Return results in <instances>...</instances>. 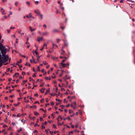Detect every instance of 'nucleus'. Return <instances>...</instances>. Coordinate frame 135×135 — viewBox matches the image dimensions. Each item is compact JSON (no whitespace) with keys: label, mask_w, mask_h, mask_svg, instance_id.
Returning <instances> with one entry per match:
<instances>
[{"label":"nucleus","mask_w":135,"mask_h":135,"mask_svg":"<svg viewBox=\"0 0 135 135\" xmlns=\"http://www.w3.org/2000/svg\"><path fill=\"white\" fill-rule=\"evenodd\" d=\"M25 74V73L24 71H23L22 73V75H24Z\"/></svg>","instance_id":"nucleus-35"},{"label":"nucleus","mask_w":135,"mask_h":135,"mask_svg":"<svg viewBox=\"0 0 135 135\" xmlns=\"http://www.w3.org/2000/svg\"><path fill=\"white\" fill-rule=\"evenodd\" d=\"M12 80V79L11 78H10V79H8V80L9 82H10L11 81V80Z\"/></svg>","instance_id":"nucleus-40"},{"label":"nucleus","mask_w":135,"mask_h":135,"mask_svg":"<svg viewBox=\"0 0 135 135\" xmlns=\"http://www.w3.org/2000/svg\"><path fill=\"white\" fill-rule=\"evenodd\" d=\"M53 32H59V31L57 29H53L52 31Z\"/></svg>","instance_id":"nucleus-9"},{"label":"nucleus","mask_w":135,"mask_h":135,"mask_svg":"<svg viewBox=\"0 0 135 135\" xmlns=\"http://www.w3.org/2000/svg\"><path fill=\"white\" fill-rule=\"evenodd\" d=\"M61 90L62 91H65V89L64 88H61Z\"/></svg>","instance_id":"nucleus-56"},{"label":"nucleus","mask_w":135,"mask_h":135,"mask_svg":"<svg viewBox=\"0 0 135 135\" xmlns=\"http://www.w3.org/2000/svg\"><path fill=\"white\" fill-rule=\"evenodd\" d=\"M18 3L17 2H16L15 3V5L16 6H17Z\"/></svg>","instance_id":"nucleus-59"},{"label":"nucleus","mask_w":135,"mask_h":135,"mask_svg":"<svg viewBox=\"0 0 135 135\" xmlns=\"http://www.w3.org/2000/svg\"><path fill=\"white\" fill-rule=\"evenodd\" d=\"M40 110H42V111H44L45 113H46V111L45 110V111L43 109V108H41L40 109Z\"/></svg>","instance_id":"nucleus-21"},{"label":"nucleus","mask_w":135,"mask_h":135,"mask_svg":"<svg viewBox=\"0 0 135 135\" xmlns=\"http://www.w3.org/2000/svg\"><path fill=\"white\" fill-rule=\"evenodd\" d=\"M42 129H44L45 128V127L43 126V125H42Z\"/></svg>","instance_id":"nucleus-53"},{"label":"nucleus","mask_w":135,"mask_h":135,"mask_svg":"<svg viewBox=\"0 0 135 135\" xmlns=\"http://www.w3.org/2000/svg\"><path fill=\"white\" fill-rule=\"evenodd\" d=\"M62 52L61 53V54L62 55H63V54H65V52L62 49Z\"/></svg>","instance_id":"nucleus-19"},{"label":"nucleus","mask_w":135,"mask_h":135,"mask_svg":"<svg viewBox=\"0 0 135 135\" xmlns=\"http://www.w3.org/2000/svg\"><path fill=\"white\" fill-rule=\"evenodd\" d=\"M34 12L37 13L38 15H39L40 14V12H38L37 10H35L34 11Z\"/></svg>","instance_id":"nucleus-13"},{"label":"nucleus","mask_w":135,"mask_h":135,"mask_svg":"<svg viewBox=\"0 0 135 135\" xmlns=\"http://www.w3.org/2000/svg\"><path fill=\"white\" fill-rule=\"evenodd\" d=\"M1 11L2 14L4 15H5L6 14V13H4L5 11L3 8H1Z\"/></svg>","instance_id":"nucleus-6"},{"label":"nucleus","mask_w":135,"mask_h":135,"mask_svg":"<svg viewBox=\"0 0 135 135\" xmlns=\"http://www.w3.org/2000/svg\"><path fill=\"white\" fill-rule=\"evenodd\" d=\"M60 28H61L63 30H64L65 28V27H62V26H61L60 27Z\"/></svg>","instance_id":"nucleus-45"},{"label":"nucleus","mask_w":135,"mask_h":135,"mask_svg":"<svg viewBox=\"0 0 135 135\" xmlns=\"http://www.w3.org/2000/svg\"><path fill=\"white\" fill-rule=\"evenodd\" d=\"M37 70L38 71H40V67H39V66H38L37 67Z\"/></svg>","instance_id":"nucleus-28"},{"label":"nucleus","mask_w":135,"mask_h":135,"mask_svg":"<svg viewBox=\"0 0 135 135\" xmlns=\"http://www.w3.org/2000/svg\"><path fill=\"white\" fill-rule=\"evenodd\" d=\"M40 121H43V118L41 117H40Z\"/></svg>","instance_id":"nucleus-29"},{"label":"nucleus","mask_w":135,"mask_h":135,"mask_svg":"<svg viewBox=\"0 0 135 135\" xmlns=\"http://www.w3.org/2000/svg\"><path fill=\"white\" fill-rule=\"evenodd\" d=\"M61 64L62 65V68L66 67L67 66V64H64L63 63H61Z\"/></svg>","instance_id":"nucleus-4"},{"label":"nucleus","mask_w":135,"mask_h":135,"mask_svg":"<svg viewBox=\"0 0 135 135\" xmlns=\"http://www.w3.org/2000/svg\"><path fill=\"white\" fill-rule=\"evenodd\" d=\"M49 32H43V34H42V35L43 36H45L46 35H48L49 34Z\"/></svg>","instance_id":"nucleus-11"},{"label":"nucleus","mask_w":135,"mask_h":135,"mask_svg":"<svg viewBox=\"0 0 135 135\" xmlns=\"http://www.w3.org/2000/svg\"><path fill=\"white\" fill-rule=\"evenodd\" d=\"M50 88H49L47 90L46 92L45 93V95H46L47 94V93H49L50 92Z\"/></svg>","instance_id":"nucleus-10"},{"label":"nucleus","mask_w":135,"mask_h":135,"mask_svg":"<svg viewBox=\"0 0 135 135\" xmlns=\"http://www.w3.org/2000/svg\"><path fill=\"white\" fill-rule=\"evenodd\" d=\"M32 107L36 108H37V106L36 105H35L34 106H31L30 107V108H32Z\"/></svg>","instance_id":"nucleus-16"},{"label":"nucleus","mask_w":135,"mask_h":135,"mask_svg":"<svg viewBox=\"0 0 135 135\" xmlns=\"http://www.w3.org/2000/svg\"><path fill=\"white\" fill-rule=\"evenodd\" d=\"M51 95V96H55V95H56V94H55V93H52L51 94H50Z\"/></svg>","instance_id":"nucleus-17"},{"label":"nucleus","mask_w":135,"mask_h":135,"mask_svg":"<svg viewBox=\"0 0 135 135\" xmlns=\"http://www.w3.org/2000/svg\"><path fill=\"white\" fill-rule=\"evenodd\" d=\"M22 131V128H20V129L18 130H17V132H20V131Z\"/></svg>","instance_id":"nucleus-22"},{"label":"nucleus","mask_w":135,"mask_h":135,"mask_svg":"<svg viewBox=\"0 0 135 135\" xmlns=\"http://www.w3.org/2000/svg\"><path fill=\"white\" fill-rule=\"evenodd\" d=\"M29 17H31L32 16V15L31 13H30L29 15Z\"/></svg>","instance_id":"nucleus-49"},{"label":"nucleus","mask_w":135,"mask_h":135,"mask_svg":"<svg viewBox=\"0 0 135 135\" xmlns=\"http://www.w3.org/2000/svg\"><path fill=\"white\" fill-rule=\"evenodd\" d=\"M38 3V1H36L35 2V3L36 4H37Z\"/></svg>","instance_id":"nucleus-58"},{"label":"nucleus","mask_w":135,"mask_h":135,"mask_svg":"<svg viewBox=\"0 0 135 135\" xmlns=\"http://www.w3.org/2000/svg\"><path fill=\"white\" fill-rule=\"evenodd\" d=\"M40 92L42 93H43L44 92V91L43 90H40Z\"/></svg>","instance_id":"nucleus-64"},{"label":"nucleus","mask_w":135,"mask_h":135,"mask_svg":"<svg viewBox=\"0 0 135 135\" xmlns=\"http://www.w3.org/2000/svg\"><path fill=\"white\" fill-rule=\"evenodd\" d=\"M73 112V111L71 110H70L69 111V113L70 114Z\"/></svg>","instance_id":"nucleus-25"},{"label":"nucleus","mask_w":135,"mask_h":135,"mask_svg":"<svg viewBox=\"0 0 135 135\" xmlns=\"http://www.w3.org/2000/svg\"><path fill=\"white\" fill-rule=\"evenodd\" d=\"M6 89H8L9 90L10 89V88H11V87L10 86H9L8 87H6Z\"/></svg>","instance_id":"nucleus-31"},{"label":"nucleus","mask_w":135,"mask_h":135,"mask_svg":"<svg viewBox=\"0 0 135 135\" xmlns=\"http://www.w3.org/2000/svg\"><path fill=\"white\" fill-rule=\"evenodd\" d=\"M15 108L14 107H12V111H13L15 110Z\"/></svg>","instance_id":"nucleus-43"},{"label":"nucleus","mask_w":135,"mask_h":135,"mask_svg":"<svg viewBox=\"0 0 135 135\" xmlns=\"http://www.w3.org/2000/svg\"><path fill=\"white\" fill-rule=\"evenodd\" d=\"M12 124L14 126H15V123L14 122H12Z\"/></svg>","instance_id":"nucleus-52"},{"label":"nucleus","mask_w":135,"mask_h":135,"mask_svg":"<svg viewBox=\"0 0 135 135\" xmlns=\"http://www.w3.org/2000/svg\"><path fill=\"white\" fill-rule=\"evenodd\" d=\"M47 44H46L45 43L44 44V47L46 46H47Z\"/></svg>","instance_id":"nucleus-54"},{"label":"nucleus","mask_w":135,"mask_h":135,"mask_svg":"<svg viewBox=\"0 0 135 135\" xmlns=\"http://www.w3.org/2000/svg\"><path fill=\"white\" fill-rule=\"evenodd\" d=\"M64 103H67V101L65 99H64Z\"/></svg>","instance_id":"nucleus-41"},{"label":"nucleus","mask_w":135,"mask_h":135,"mask_svg":"<svg viewBox=\"0 0 135 135\" xmlns=\"http://www.w3.org/2000/svg\"><path fill=\"white\" fill-rule=\"evenodd\" d=\"M47 123V122L46 121L45 122V123H44V124L45 125H46Z\"/></svg>","instance_id":"nucleus-47"},{"label":"nucleus","mask_w":135,"mask_h":135,"mask_svg":"<svg viewBox=\"0 0 135 135\" xmlns=\"http://www.w3.org/2000/svg\"><path fill=\"white\" fill-rule=\"evenodd\" d=\"M51 105H53L54 104V103L53 102H52L51 103Z\"/></svg>","instance_id":"nucleus-39"},{"label":"nucleus","mask_w":135,"mask_h":135,"mask_svg":"<svg viewBox=\"0 0 135 135\" xmlns=\"http://www.w3.org/2000/svg\"><path fill=\"white\" fill-rule=\"evenodd\" d=\"M4 48V47L2 43L0 42V50L1 51Z\"/></svg>","instance_id":"nucleus-3"},{"label":"nucleus","mask_w":135,"mask_h":135,"mask_svg":"<svg viewBox=\"0 0 135 135\" xmlns=\"http://www.w3.org/2000/svg\"><path fill=\"white\" fill-rule=\"evenodd\" d=\"M2 62H1V61H0V67H1L2 66Z\"/></svg>","instance_id":"nucleus-37"},{"label":"nucleus","mask_w":135,"mask_h":135,"mask_svg":"<svg viewBox=\"0 0 135 135\" xmlns=\"http://www.w3.org/2000/svg\"><path fill=\"white\" fill-rule=\"evenodd\" d=\"M5 107V105H2V104H1L0 105V107Z\"/></svg>","instance_id":"nucleus-36"},{"label":"nucleus","mask_w":135,"mask_h":135,"mask_svg":"<svg viewBox=\"0 0 135 135\" xmlns=\"http://www.w3.org/2000/svg\"><path fill=\"white\" fill-rule=\"evenodd\" d=\"M18 66L20 68H21L22 67V66L21 65H18Z\"/></svg>","instance_id":"nucleus-46"},{"label":"nucleus","mask_w":135,"mask_h":135,"mask_svg":"<svg viewBox=\"0 0 135 135\" xmlns=\"http://www.w3.org/2000/svg\"><path fill=\"white\" fill-rule=\"evenodd\" d=\"M34 114L36 116H37L39 114V113L37 112H35Z\"/></svg>","instance_id":"nucleus-18"},{"label":"nucleus","mask_w":135,"mask_h":135,"mask_svg":"<svg viewBox=\"0 0 135 135\" xmlns=\"http://www.w3.org/2000/svg\"><path fill=\"white\" fill-rule=\"evenodd\" d=\"M69 106H70L69 104H68L66 106V107L68 108L69 107Z\"/></svg>","instance_id":"nucleus-63"},{"label":"nucleus","mask_w":135,"mask_h":135,"mask_svg":"<svg viewBox=\"0 0 135 135\" xmlns=\"http://www.w3.org/2000/svg\"><path fill=\"white\" fill-rule=\"evenodd\" d=\"M38 40L37 41L38 42L40 41V40H42L43 39V37H37Z\"/></svg>","instance_id":"nucleus-8"},{"label":"nucleus","mask_w":135,"mask_h":135,"mask_svg":"<svg viewBox=\"0 0 135 135\" xmlns=\"http://www.w3.org/2000/svg\"><path fill=\"white\" fill-rule=\"evenodd\" d=\"M45 114H44L43 115V117L44 118H45V117H46V113H45Z\"/></svg>","instance_id":"nucleus-42"},{"label":"nucleus","mask_w":135,"mask_h":135,"mask_svg":"<svg viewBox=\"0 0 135 135\" xmlns=\"http://www.w3.org/2000/svg\"><path fill=\"white\" fill-rule=\"evenodd\" d=\"M43 63L44 64V65H47L48 64V63L46 62H43Z\"/></svg>","instance_id":"nucleus-51"},{"label":"nucleus","mask_w":135,"mask_h":135,"mask_svg":"<svg viewBox=\"0 0 135 135\" xmlns=\"http://www.w3.org/2000/svg\"><path fill=\"white\" fill-rule=\"evenodd\" d=\"M36 73H35L33 74V77H36Z\"/></svg>","instance_id":"nucleus-24"},{"label":"nucleus","mask_w":135,"mask_h":135,"mask_svg":"<svg viewBox=\"0 0 135 135\" xmlns=\"http://www.w3.org/2000/svg\"><path fill=\"white\" fill-rule=\"evenodd\" d=\"M4 57H2V59H1V61L2 63H4L8 61L9 57L8 55L4 56Z\"/></svg>","instance_id":"nucleus-1"},{"label":"nucleus","mask_w":135,"mask_h":135,"mask_svg":"<svg viewBox=\"0 0 135 135\" xmlns=\"http://www.w3.org/2000/svg\"><path fill=\"white\" fill-rule=\"evenodd\" d=\"M64 42L65 44V46H68V44L67 41L66 40H65L64 41Z\"/></svg>","instance_id":"nucleus-5"},{"label":"nucleus","mask_w":135,"mask_h":135,"mask_svg":"<svg viewBox=\"0 0 135 135\" xmlns=\"http://www.w3.org/2000/svg\"><path fill=\"white\" fill-rule=\"evenodd\" d=\"M57 43H58L59 41H60V40L59 39H57Z\"/></svg>","instance_id":"nucleus-33"},{"label":"nucleus","mask_w":135,"mask_h":135,"mask_svg":"<svg viewBox=\"0 0 135 135\" xmlns=\"http://www.w3.org/2000/svg\"><path fill=\"white\" fill-rule=\"evenodd\" d=\"M27 81V80H26L25 81V80H23V83H25V82H26Z\"/></svg>","instance_id":"nucleus-57"},{"label":"nucleus","mask_w":135,"mask_h":135,"mask_svg":"<svg viewBox=\"0 0 135 135\" xmlns=\"http://www.w3.org/2000/svg\"><path fill=\"white\" fill-rule=\"evenodd\" d=\"M36 118L35 117H33L32 118H31V119H32L34 120V119Z\"/></svg>","instance_id":"nucleus-44"},{"label":"nucleus","mask_w":135,"mask_h":135,"mask_svg":"<svg viewBox=\"0 0 135 135\" xmlns=\"http://www.w3.org/2000/svg\"><path fill=\"white\" fill-rule=\"evenodd\" d=\"M73 104H74V105L75 106H76V102H74V103H73Z\"/></svg>","instance_id":"nucleus-61"},{"label":"nucleus","mask_w":135,"mask_h":135,"mask_svg":"<svg viewBox=\"0 0 135 135\" xmlns=\"http://www.w3.org/2000/svg\"><path fill=\"white\" fill-rule=\"evenodd\" d=\"M29 78L30 79V81H33L34 82H35L34 80L33 79H32L31 77H30Z\"/></svg>","instance_id":"nucleus-14"},{"label":"nucleus","mask_w":135,"mask_h":135,"mask_svg":"<svg viewBox=\"0 0 135 135\" xmlns=\"http://www.w3.org/2000/svg\"><path fill=\"white\" fill-rule=\"evenodd\" d=\"M41 56H37V60L38 61H39V59L40 58V57Z\"/></svg>","instance_id":"nucleus-20"},{"label":"nucleus","mask_w":135,"mask_h":135,"mask_svg":"<svg viewBox=\"0 0 135 135\" xmlns=\"http://www.w3.org/2000/svg\"><path fill=\"white\" fill-rule=\"evenodd\" d=\"M19 73H16L13 76V77H17L19 76Z\"/></svg>","instance_id":"nucleus-7"},{"label":"nucleus","mask_w":135,"mask_h":135,"mask_svg":"<svg viewBox=\"0 0 135 135\" xmlns=\"http://www.w3.org/2000/svg\"><path fill=\"white\" fill-rule=\"evenodd\" d=\"M68 76L67 75H66L65 76V79H69V78L67 77Z\"/></svg>","instance_id":"nucleus-27"},{"label":"nucleus","mask_w":135,"mask_h":135,"mask_svg":"<svg viewBox=\"0 0 135 135\" xmlns=\"http://www.w3.org/2000/svg\"><path fill=\"white\" fill-rule=\"evenodd\" d=\"M56 90H55V92L56 93H57V91L58 90V88L57 87H56Z\"/></svg>","instance_id":"nucleus-34"},{"label":"nucleus","mask_w":135,"mask_h":135,"mask_svg":"<svg viewBox=\"0 0 135 135\" xmlns=\"http://www.w3.org/2000/svg\"><path fill=\"white\" fill-rule=\"evenodd\" d=\"M53 127L54 128H56V126L54 124L53 125Z\"/></svg>","instance_id":"nucleus-32"},{"label":"nucleus","mask_w":135,"mask_h":135,"mask_svg":"<svg viewBox=\"0 0 135 135\" xmlns=\"http://www.w3.org/2000/svg\"><path fill=\"white\" fill-rule=\"evenodd\" d=\"M59 117H60V118L61 119V120H62V117L60 115L59 116Z\"/></svg>","instance_id":"nucleus-50"},{"label":"nucleus","mask_w":135,"mask_h":135,"mask_svg":"<svg viewBox=\"0 0 135 135\" xmlns=\"http://www.w3.org/2000/svg\"><path fill=\"white\" fill-rule=\"evenodd\" d=\"M17 86V85H16L15 86H13L12 85V87L13 88H14L15 87H16Z\"/></svg>","instance_id":"nucleus-48"},{"label":"nucleus","mask_w":135,"mask_h":135,"mask_svg":"<svg viewBox=\"0 0 135 135\" xmlns=\"http://www.w3.org/2000/svg\"><path fill=\"white\" fill-rule=\"evenodd\" d=\"M7 50V49L6 48H5L4 50H3L2 49L1 51L3 56H5V55L6 54Z\"/></svg>","instance_id":"nucleus-2"},{"label":"nucleus","mask_w":135,"mask_h":135,"mask_svg":"<svg viewBox=\"0 0 135 135\" xmlns=\"http://www.w3.org/2000/svg\"><path fill=\"white\" fill-rule=\"evenodd\" d=\"M39 15L40 16V18H41V20H42V19H43V15H42L40 14Z\"/></svg>","instance_id":"nucleus-15"},{"label":"nucleus","mask_w":135,"mask_h":135,"mask_svg":"<svg viewBox=\"0 0 135 135\" xmlns=\"http://www.w3.org/2000/svg\"><path fill=\"white\" fill-rule=\"evenodd\" d=\"M26 3H27V4H28V5H30V2H26Z\"/></svg>","instance_id":"nucleus-55"},{"label":"nucleus","mask_w":135,"mask_h":135,"mask_svg":"<svg viewBox=\"0 0 135 135\" xmlns=\"http://www.w3.org/2000/svg\"><path fill=\"white\" fill-rule=\"evenodd\" d=\"M38 94L37 93H36L34 95L35 96H37L38 95Z\"/></svg>","instance_id":"nucleus-60"},{"label":"nucleus","mask_w":135,"mask_h":135,"mask_svg":"<svg viewBox=\"0 0 135 135\" xmlns=\"http://www.w3.org/2000/svg\"><path fill=\"white\" fill-rule=\"evenodd\" d=\"M65 107V105H62L61 107L62 108V109L64 107Z\"/></svg>","instance_id":"nucleus-62"},{"label":"nucleus","mask_w":135,"mask_h":135,"mask_svg":"<svg viewBox=\"0 0 135 135\" xmlns=\"http://www.w3.org/2000/svg\"><path fill=\"white\" fill-rule=\"evenodd\" d=\"M35 53L37 55V56L38 55V52H37L36 50L35 51Z\"/></svg>","instance_id":"nucleus-23"},{"label":"nucleus","mask_w":135,"mask_h":135,"mask_svg":"<svg viewBox=\"0 0 135 135\" xmlns=\"http://www.w3.org/2000/svg\"><path fill=\"white\" fill-rule=\"evenodd\" d=\"M19 104V103H18V104H14V106H16V107L17 106H18V105Z\"/></svg>","instance_id":"nucleus-38"},{"label":"nucleus","mask_w":135,"mask_h":135,"mask_svg":"<svg viewBox=\"0 0 135 135\" xmlns=\"http://www.w3.org/2000/svg\"><path fill=\"white\" fill-rule=\"evenodd\" d=\"M17 62H18V63H21L22 62V60H21V59H20V61H18Z\"/></svg>","instance_id":"nucleus-30"},{"label":"nucleus","mask_w":135,"mask_h":135,"mask_svg":"<svg viewBox=\"0 0 135 135\" xmlns=\"http://www.w3.org/2000/svg\"><path fill=\"white\" fill-rule=\"evenodd\" d=\"M44 99H43V98H42V99L40 100V102H41V103H43V102H44Z\"/></svg>","instance_id":"nucleus-26"},{"label":"nucleus","mask_w":135,"mask_h":135,"mask_svg":"<svg viewBox=\"0 0 135 135\" xmlns=\"http://www.w3.org/2000/svg\"><path fill=\"white\" fill-rule=\"evenodd\" d=\"M29 28L30 30L32 32L34 31L35 30V29H32L31 26H30L29 27Z\"/></svg>","instance_id":"nucleus-12"}]
</instances>
